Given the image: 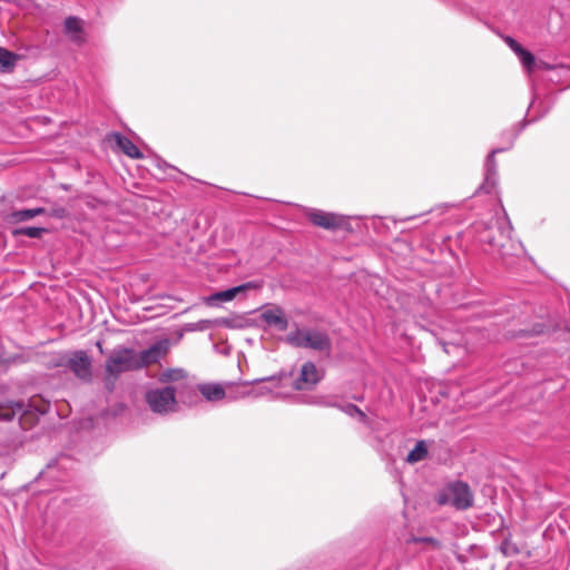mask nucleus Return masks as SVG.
Here are the masks:
<instances>
[{
	"label": "nucleus",
	"instance_id": "nucleus-1",
	"mask_svg": "<svg viewBox=\"0 0 570 570\" xmlns=\"http://www.w3.org/2000/svg\"><path fill=\"white\" fill-rule=\"evenodd\" d=\"M286 342L294 347L309 348L326 354L332 348L327 333L316 328H296L286 336Z\"/></svg>",
	"mask_w": 570,
	"mask_h": 570
},
{
	"label": "nucleus",
	"instance_id": "nucleus-2",
	"mask_svg": "<svg viewBox=\"0 0 570 570\" xmlns=\"http://www.w3.org/2000/svg\"><path fill=\"white\" fill-rule=\"evenodd\" d=\"M438 502L452 505L458 510H466L473 504V493L468 483L454 481L439 493Z\"/></svg>",
	"mask_w": 570,
	"mask_h": 570
},
{
	"label": "nucleus",
	"instance_id": "nucleus-3",
	"mask_svg": "<svg viewBox=\"0 0 570 570\" xmlns=\"http://www.w3.org/2000/svg\"><path fill=\"white\" fill-rule=\"evenodd\" d=\"M106 372L116 379L120 373L139 368L136 352L130 348H116L106 360Z\"/></svg>",
	"mask_w": 570,
	"mask_h": 570
},
{
	"label": "nucleus",
	"instance_id": "nucleus-4",
	"mask_svg": "<svg viewBox=\"0 0 570 570\" xmlns=\"http://www.w3.org/2000/svg\"><path fill=\"white\" fill-rule=\"evenodd\" d=\"M176 387L166 386L153 389L146 393V402L155 413L165 414L175 411L176 407Z\"/></svg>",
	"mask_w": 570,
	"mask_h": 570
},
{
	"label": "nucleus",
	"instance_id": "nucleus-5",
	"mask_svg": "<svg viewBox=\"0 0 570 570\" xmlns=\"http://www.w3.org/2000/svg\"><path fill=\"white\" fill-rule=\"evenodd\" d=\"M289 381V377H283V379H261L255 380L252 382L253 384L256 383L257 385L254 386V391L252 394V397H261V396H267L271 395L275 399L281 397H287L289 393L284 390L286 387V382Z\"/></svg>",
	"mask_w": 570,
	"mask_h": 570
},
{
	"label": "nucleus",
	"instance_id": "nucleus-6",
	"mask_svg": "<svg viewBox=\"0 0 570 570\" xmlns=\"http://www.w3.org/2000/svg\"><path fill=\"white\" fill-rule=\"evenodd\" d=\"M67 366L81 381L89 382L92 377L91 358L85 351H76L71 353L67 361Z\"/></svg>",
	"mask_w": 570,
	"mask_h": 570
},
{
	"label": "nucleus",
	"instance_id": "nucleus-7",
	"mask_svg": "<svg viewBox=\"0 0 570 570\" xmlns=\"http://www.w3.org/2000/svg\"><path fill=\"white\" fill-rule=\"evenodd\" d=\"M322 379V374L314 363L306 362L302 365L301 374L296 380L286 382V386L291 385L294 390H311Z\"/></svg>",
	"mask_w": 570,
	"mask_h": 570
},
{
	"label": "nucleus",
	"instance_id": "nucleus-8",
	"mask_svg": "<svg viewBox=\"0 0 570 570\" xmlns=\"http://www.w3.org/2000/svg\"><path fill=\"white\" fill-rule=\"evenodd\" d=\"M168 348L169 341L165 338L156 342L147 350H144L139 353L136 352V358L139 363V368L158 362L167 354Z\"/></svg>",
	"mask_w": 570,
	"mask_h": 570
},
{
	"label": "nucleus",
	"instance_id": "nucleus-9",
	"mask_svg": "<svg viewBox=\"0 0 570 570\" xmlns=\"http://www.w3.org/2000/svg\"><path fill=\"white\" fill-rule=\"evenodd\" d=\"M307 218L315 225L325 229H337L344 224L343 216L333 213H326L320 209H308Z\"/></svg>",
	"mask_w": 570,
	"mask_h": 570
},
{
	"label": "nucleus",
	"instance_id": "nucleus-10",
	"mask_svg": "<svg viewBox=\"0 0 570 570\" xmlns=\"http://www.w3.org/2000/svg\"><path fill=\"white\" fill-rule=\"evenodd\" d=\"M261 318L272 327L278 331H285L288 327V321L282 308L277 306L268 307L263 309Z\"/></svg>",
	"mask_w": 570,
	"mask_h": 570
},
{
	"label": "nucleus",
	"instance_id": "nucleus-11",
	"mask_svg": "<svg viewBox=\"0 0 570 570\" xmlns=\"http://www.w3.org/2000/svg\"><path fill=\"white\" fill-rule=\"evenodd\" d=\"M63 29L72 42L77 45L85 42L83 21L80 18L73 16L66 18Z\"/></svg>",
	"mask_w": 570,
	"mask_h": 570
},
{
	"label": "nucleus",
	"instance_id": "nucleus-12",
	"mask_svg": "<svg viewBox=\"0 0 570 570\" xmlns=\"http://www.w3.org/2000/svg\"><path fill=\"white\" fill-rule=\"evenodd\" d=\"M28 412L27 405L21 401L0 402V420L11 421L17 415H24Z\"/></svg>",
	"mask_w": 570,
	"mask_h": 570
},
{
	"label": "nucleus",
	"instance_id": "nucleus-13",
	"mask_svg": "<svg viewBox=\"0 0 570 570\" xmlns=\"http://www.w3.org/2000/svg\"><path fill=\"white\" fill-rule=\"evenodd\" d=\"M254 385L250 382L227 383V400L236 401L244 397H252Z\"/></svg>",
	"mask_w": 570,
	"mask_h": 570
},
{
	"label": "nucleus",
	"instance_id": "nucleus-14",
	"mask_svg": "<svg viewBox=\"0 0 570 570\" xmlns=\"http://www.w3.org/2000/svg\"><path fill=\"white\" fill-rule=\"evenodd\" d=\"M112 138L117 147L128 157L134 159H140L142 157V154L140 153L139 148L126 136L116 132L112 134Z\"/></svg>",
	"mask_w": 570,
	"mask_h": 570
},
{
	"label": "nucleus",
	"instance_id": "nucleus-15",
	"mask_svg": "<svg viewBox=\"0 0 570 570\" xmlns=\"http://www.w3.org/2000/svg\"><path fill=\"white\" fill-rule=\"evenodd\" d=\"M502 151V149H493L487 157L485 160V179L481 188L485 189L487 193L490 190L488 186L493 187L497 181V161L494 159L495 154Z\"/></svg>",
	"mask_w": 570,
	"mask_h": 570
},
{
	"label": "nucleus",
	"instance_id": "nucleus-16",
	"mask_svg": "<svg viewBox=\"0 0 570 570\" xmlns=\"http://www.w3.org/2000/svg\"><path fill=\"white\" fill-rule=\"evenodd\" d=\"M202 395L208 401H219L227 399V383L220 384H203L199 386Z\"/></svg>",
	"mask_w": 570,
	"mask_h": 570
},
{
	"label": "nucleus",
	"instance_id": "nucleus-17",
	"mask_svg": "<svg viewBox=\"0 0 570 570\" xmlns=\"http://www.w3.org/2000/svg\"><path fill=\"white\" fill-rule=\"evenodd\" d=\"M252 287H254V285L252 283H247V284H243L239 286L228 288L226 291L217 292L208 297V303L233 301L238 293L245 292L247 288H252Z\"/></svg>",
	"mask_w": 570,
	"mask_h": 570
},
{
	"label": "nucleus",
	"instance_id": "nucleus-18",
	"mask_svg": "<svg viewBox=\"0 0 570 570\" xmlns=\"http://www.w3.org/2000/svg\"><path fill=\"white\" fill-rule=\"evenodd\" d=\"M45 208L37 207V208H30V209H20L14 210L9 214L8 218L11 223H21L26 220H30L35 218L36 216L45 214Z\"/></svg>",
	"mask_w": 570,
	"mask_h": 570
},
{
	"label": "nucleus",
	"instance_id": "nucleus-19",
	"mask_svg": "<svg viewBox=\"0 0 570 570\" xmlns=\"http://www.w3.org/2000/svg\"><path fill=\"white\" fill-rule=\"evenodd\" d=\"M19 56L6 48L0 47V72L13 71Z\"/></svg>",
	"mask_w": 570,
	"mask_h": 570
},
{
	"label": "nucleus",
	"instance_id": "nucleus-20",
	"mask_svg": "<svg viewBox=\"0 0 570 570\" xmlns=\"http://www.w3.org/2000/svg\"><path fill=\"white\" fill-rule=\"evenodd\" d=\"M428 455V449L424 441H419L413 450L406 456V462L413 464L424 460Z\"/></svg>",
	"mask_w": 570,
	"mask_h": 570
},
{
	"label": "nucleus",
	"instance_id": "nucleus-21",
	"mask_svg": "<svg viewBox=\"0 0 570 570\" xmlns=\"http://www.w3.org/2000/svg\"><path fill=\"white\" fill-rule=\"evenodd\" d=\"M480 240L483 243H488L492 247L493 252H495L502 258L508 256V253L504 250V243H497L492 237L485 235L484 233L480 234Z\"/></svg>",
	"mask_w": 570,
	"mask_h": 570
},
{
	"label": "nucleus",
	"instance_id": "nucleus-22",
	"mask_svg": "<svg viewBox=\"0 0 570 570\" xmlns=\"http://www.w3.org/2000/svg\"><path fill=\"white\" fill-rule=\"evenodd\" d=\"M46 232L45 228L41 227H21L13 230L14 236H27L30 238H39Z\"/></svg>",
	"mask_w": 570,
	"mask_h": 570
},
{
	"label": "nucleus",
	"instance_id": "nucleus-23",
	"mask_svg": "<svg viewBox=\"0 0 570 570\" xmlns=\"http://www.w3.org/2000/svg\"><path fill=\"white\" fill-rule=\"evenodd\" d=\"M518 58L528 72L535 68V58L530 51L524 50Z\"/></svg>",
	"mask_w": 570,
	"mask_h": 570
},
{
	"label": "nucleus",
	"instance_id": "nucleus-24",
	"mask_svg": "<svg viewBox=\"0 0 570 570\" xmlns=\"http://www.w3.org/2000/svg\"><path fill=\"white\" fill-rule=\"evenodd\" d=\"M499 230H500L501 237L505 238L508 242L511 240V233L513 230V227L507 216H505V222L499 226Z\"/></svg>",
	"mask_w": 570,
	"mask_h": 570
},
{
	"label": "nucleus",
	"instance_id": "nucleus-25",
	"mask_svg": "<svg viewBox=\"0 0 570 570\" xmlns=\"http://www.w3.org/2000/svg\"><path fill=\"white\" fill-rule=\"evenodd\" d=\"M183 377V371L180 370H173V371H166L161 374L160 376V380L163 382H168V381H175V380H178Z\"/></svg>",
	"mask_w": 570,
	"mask_h": 570
},
{
	"label": "nucleus",
	"instance_id": "nucleus-26",
	"mask_svg": "<svg viewBox=\"0 0 570 570\" xmlns=\"http://www.w3.org/2000/svg\"><path fill=\"white\" fill-rule=\"evenodd\" d=\"M501 550L505 556H514L519 553L518 547L513 542L508 540H504L502 542Z\"/></svg>",
	"mask_w": 570,
	"mask_h": 570
},
{
	"label": "nucleus",
	"instance_id": "nucleus-27",
	"mask_svg": "<svg viewBox=\"0 0 570 570\" xmlns=\"http://www.w3.org/2000/svg\"><path fill=\"white\" fill-rule=\"evenodd\" d=\"M344 411L351 416L358 415L361 420L365 419V414L354 404H347Z\"/></svg>",
	"mask_w": 570,
	"mask_h": 570
},
{
	"label": "nucleus",
	"instance_id": "nucleus-28",
	"mask_svg": "<svg viewBox=\"0 0 570 570\" xmlns=\"http://www.w3.org/2000/svg\"><path fill=\"white\" fill-rule=\"evenodd\" d=\"M441 344L443 346L444 352L448 354L452 353V348H461L459 344L453 342L441 341Z\"/></svg>",
	"mask_w": 570,
	"mask_h": 570
},
{
	"label": "nucleus",
	"instance_id": "nucleus-29",
	"mask_svg": "<svg viewBox=\"0 0 570 570\" xmlns=\"http://www.w3.org/2000/svg\"><path fill=\"white\" fill-rule=\"evenodd\" d=\"M505 43L511 48V50L517 47L519 43L511 37H505Z\"/></svg>",
	"mask_w": 570,
	"mask_h": 570
},
{
	"label": "nucleus",
	"instance_id": "nucleus-30",
	"mask_svg": "<svg viewBox=\"0 0 570 570\" xmlns=\"http://www.w3.org/2000/svg\"><path fill=\"white\" fill-rule=\"evenodd\" d=\"M525 49L522 48V46L519 43L517 47L512 49V51L519 57L521 52H523Z\"/></svg>",
	"mask_w": 570,
	"mask_h": 570
}]
</instances>
